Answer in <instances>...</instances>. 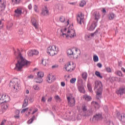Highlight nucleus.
<instances>
[{
  "instance_id": "obj_1",
  "label": "nucleus",
  "mask_w": 125,
  "mask_h": 125,
  "mask_svg": "<svg viewBox=\"0 0 125 125\" xmlns=\"http://www.w3.org/2000/svg\"><path fill=\"white\" fill-rule=\"evenodd\" d=\"M17 53L18 62L16 64L15 70H16V71H21L23 67H28L30 66L31 62L23 58L19 49H17Z\"/></svg>"
},
{
  "instance_id": "obj_2",
  "label": "nucleus",
  "mask_w": 125,
  "mask_h": 125,
  "mask_svg": "<svg viewBox=\"0 0 125 125\" xmlns=\"http://www.w3.org/2000/svg\"><path fill=\"white\" fill-rule=\"evenodd\" d=\"M103 86L102 85V83L100 81L95 82V87L94 89H97L96 94L97 99H101L102 98V89Z\"/></svg>"
},
{
  "instance_id": "obj_3",
  "label": "nucleus",
  "mask_w": 125,
  "mask_h": 125,
  "mask_svg": "<svg viewBox=\"0 0 125 125\" xmlns=\"http://www.w3.org/2000/svg\"><path fill=\"white\" fill-rule=\"evenodd\" d=\"M18 83H19V79L17 78H14L10 81V87L12 88L13 92H18L19 91L20 86Z\"/></svg>"
},
{
  "instance_id": "obj_4",
  "label": "nucleus",
  "mask_w": 125,
  "mask_h": 125,
  "mask_svg": "<svg viewBox=\"0 0 125 125\" xmlns=\"http://www.w3.org/2000/svg\"><path fill=\"white\" fill-rule=\"evenodd\" d=\"M59 52V48L56 45L50 46L47 48V53L50 56H54Z\"/></svg>"
},
{
  "instance_id": "obj_5",
  "label": "nucleus",
  "mask_w": 125,
  "mask_h": 125,
  "mask_svg": "<svg viewBox=\"0 0 125 125\" xmlns=\"http://www.w3.org/2000/svg\"><path fill=\"white\" fill-rule=\"evenodd\" d=\"M70 95H72V94H67L66 98L70 107H74L76 105V99L75 98H71L70 97Z\"/></svg>"
},
{
  "instance_id": "obj_6",
  "label": "nucleus",
  "mask_w": 125,
  "mask_h": 125,
  "mask_svg": "<svg viewBox=\"0 0 125 125\" xmlns=\"http://www.w3.org/2000/svg\"><path fill=\"white\" fill-rule=\"evenodd\" d=\"M37 76L38 77L35 79V83H42L43 81L42 78L44 76V73L43 72H38L37 73Z\"/></svg>"
},
{
  "instance_id": "obj_7",
  "label": "nucleus",
  "mask_w": 125,
  "mask_h": 125,
  "mask_svg": "<svg viewBox=\"0 0 125 125\" xmlns=\"http://www.w3.org/2000/svg\"><path fill=\"white\" fill-rule=\"evenodd\" d=\"M10 101V97L7 95H1L0 94V105L3 103H6Z\"/></svg>"
},
{
  "instance_id": "obj_8",
  "label": "nucleus",
  "mask_w": 125,
  "mask_h": 125,
  "mask_svg": "<svg viewBox=\"0 0 125 125\" xmlns=\"http://www.w3.org/2000/svg\"><path fill=\"white\" fill-rule=\"evenodd\" d=\"M55 80H56V79L55 78L54 75H51L50 74H49L47 75L46 81L49 83H51L55 82Z\"/></svg>"
},
{
  "instance_id": "obj_9",
  "label": "nucleus",
  "mask_w": 125,
  "mask_h": 125,
  "mask_svg": "<svg viewBox=\"0 0 125 125\" xmlns=\"http://www.w3.org/2000/svg\"><path fill=\"white\" fill-rule=\"evenodd\" d=\"M67 35H66V38L69 37H70V38H75V37L77 36V34H76V31H75V30L74 29H72L71 30H68L67 31Z\"/></svg>"
},
{
  "instance_id": "obj_10",
  "label": "nucleus",
  "mask_w": 125,
  "mask_h": 125,
  "mask_svg": "<svg viewBox=\"0 0 125 125\" xmlns=\"http://www.w3.org/2000/svg\"><path fill=\"white\" fill-rule=\"evenodd\" d=\"M97 26V22H93L91 25L88 26L87 27V30L88 31H90V32H92V31H94L95 28Z\"/></svg>"
},
{
  "instance_id": "obj_11",
  "label": "nucleus",
  "mask_w": 125,
  "mask_h": 125,
  "mask_svg": "<svg viewBox=\"0 0 125 125\" xmlns=\"http://www.w3.org/2000/svg\"><path fill=\"white\" fill-rule=\"evenodd\" d=\"M102 120V113H97L93 117V121H101Z\"/></svg>"
},
{
  "instance_id": "obj_12",
  "label": "nucleus",
  "mask_w": 125,
  "mask_h": 125,
  "mask_svg": "<svg viewBox=\"0 0 125 125\" xmlns=\"http://www.w3.org/2000/svg\"><path fill=\"white\" fill-rule=\"evenodd\" d=\"M64 68L67 72H72V71H74V68H72V64H71L70 62L66 63L64 66Z\"/></svg>"
},
{
  "instance_id": "obj_13",
  "label": "nucleus",
  "mask_w": 125,
  "mask_h": 125,
  "mask_svg": "<svg viewBox=\"0 0 125 125\" xmlns=\"http://www.w3.org/2000/svg\"><path fill=\"white\" fill-rule=\"evenodd\" d=\"M0 12H2L5 9L6 7V5L5 2L3 1V0H0Z\"/></svg>"
},
{
  "instance_id": "obj_14",
  "label": "nucleus",
  "mask_w": 125,
  "mask_h": 125,
  "mask_svg": "<svg viewBox=\"0 0 125 125\" xmlns=\"http://www.w3.org/2000/svg\"><path fill=\"white\" fill-rule=\"evenodd\" d=\"M117 118L119 119L120 121L123 122V123H125V114L122 113L120 114V113H118L117 114Z\"/></svg>"
},
{
  "instance_id": "obj_15",
  "label": "nucleus",
  "mask_w": 125,
  "mask_h": 125,
  "mask_svg": "<svg viewBox=\"0 0 125 125\" xmlns=\"http://www.w3.org/2000/svg\"><path fill=\"white\" fill-rule=\"evenodd\" d=\"M83 13H81V15H78L77 18V23L80 25H82V22H83Z\"/></svg>"
},
{
  "instance_id": "obj_16",
  "label": "nucleus",
  "mask_w": 125,
  "mask_h": 125,
  "mask_svg": "<svg viewBox=\"0 0 125 125\" xmlns=\"http://www.w3.org/2000/svg\"><path fill=\"white\" fill-rule=\"evenodd\" d=\"M31 23L36 29H38V28H39V23L37 22V20L36 19L32 18L31 19Z\"/></svg>"
},
{
  "instance_id": "obj_17",
  "label": "nucleus",
  "mask_w": 125,
  "mask_h": 125,
  "mask_svg": "<svg viewBox=\"0 0 125 125\" xmlns=\"http://www.w3.org/2000/svg\"><path fill=\"white\" fill-rule=\"evenodd\" d=\"M48 13L49 12L48 10H47V7L45 6V8L42 9L41 14L42 15H43V16H47V15H48Z\"/></svg>"
},
{
  "instance_id": "obj_18",
  "label": "nucleus",
  "mask_w": 125,
  "mask_h": 125,
  "mask_svg": "<svg viewBox=\"0 0 125 125\" xmlns=\"http://www.w3.org/2000/svg\"><path fill=\"white\" fill-rule=\"evenodd\" d=\"M78 89L80 93H85V90L83 85H80L78 86Z\"/></svg>"
},
{
  "instance_id": "obj_19",
  "label": "nucleus",
  "mask_w": 125,
  "mask_h": 125,
  "mask_svg": "<svg viewBox=\"0 0 125 125\" xmlns=\"http://www.w3.org/2000/svg\"><path fill=\"white\" fill-rule=\"evenodd\" d=\"M93 114V111H92V109H90L86 111L84 115V117H88L89 116H92Z\"/></svg>"
},
{
  "instance_id": "obj_20",
  "label": "nucleus",
  "mask_w": 125,
  "mask_h": 125,
  "mask_svg": "<svg viewBox=\"0 0 125 125\" xmlns=\"http://www.w3.org/2000/svg\"><path fill=\"white\" fill-rule=\"evenodd\" d=\"M67 54L68 56H69V57H71L72 58L74 57V52H73V50H72V49H69L67 50Z\"/></svg>"
},
{
  "instance_id": "obj_21",
  "label": "nucleus",
  "mask_w": 125,
  "mask_h": 125,
  "mask_svg": "<svg viewBox=\"0 0 125 125\" xmlns=\"http://www.w3.org/2000/svg\"><path fill=\"white\" fill-rule=\"evenodd\" d=\"M95 20H96V21L94 22H97V23L98 22V20L100 19V14L99 12H96L95 13Z\"/></svg>"
},
{
  "instance_id": "obj_22",
  "label": "nucleus",
  "mask_w": 125,
  "mask_h": 125,
  "mask_svg": "<svg viewBox=\"0 0 125 125\" xmlns=\"http://www.w3.org/2000/svg\"><path fill=\"white\" fill-rule=\"evenodd\" d=\"M124 93H125V88H120L117 92V94H118V95H123Z\"/></svg>"
},
{
  "instance_id": "obj_23",
  "label": "nucleus",
  "mask_w": 125,
  "mask_h": 125,
  "mask_svg": "<svg viewBox=\"0 0 125 125\" xmlns=\"http://www.w3.org/2000/svg\"><path fill=\"white\" fill-rule=\"evenodd\" d=\"M83 99H85L86 101H90L91 100V97L87 95H84L83 96Z\"/></svg>"
},
{
  "instance_id": "obj_24",
  "label": "nucleus",
  "mask_w": 125,
  "mask_h": 125,
  "mask_svg": "<svg viewBox=\"0 0 125 125\" xmlns=\"http://www.w3.org/2000/svg\"><path fill=\"white\" fill-rule=\"evenodd\" d=\"M28 106V99H25L23 101V104H22V108H25Z\"/></svg>"
},
{
  "instance_id": "obj_25",
  "label": "nucleus",
  "mask_w": 125,
  "mask_h": 125,
  "mask_svg": "<svg viewBox=\"0 0 125 125\" xmlns=\"http://www.w3.org/2000/svg\"><path fill=\"white\" fill-rule=\"evenodd\" d=\"M92 104H93L96 109H98V108H99V104H98L97 102L93 101Z\"/></svg>"
},
{
  "instance_id": "obj_26",
  "label": "nucleus",
  "mask_w": 125,
  "mask_h": 125,
  "mask_svg": "<svg viewBox=\"0 0 125 125\" xmlns=\"http://www.w3.org/2000/svg\"><path fill=\"white\" fill-rule=\"evenodd\" d=\"M95 75L98 77V78H100V79H103V76H101L100 72L99 71H95Z\"/></svg>"
},
{
  "instance_id": "obj_27",
  "label": "nucleus",
  "mask_w": 125,
  "mask_h": 125,
  "mask_svg": "<svg viewBox=\"0 0 125 125\" xmlns=\"http://www.w3.org/2000/svg\"><path fill=\"white\" fill-rule=\"evenodd\" d=\"M82 77L83 80L85 81L87 79V73L86 72H83L82 74Z\"/></svg>"
},
{
  "instance_id": "obj_28",
  "label": "nucleus",
  "mask_w": 125,
  "mask_h": 125,
  "mask_svg": "<svg viewBox=\"0 0 125 125\" xmlns=\"http://www.w3.org/2000/svg\"><path fill=\"white\" fill-rule=\"evenodd\" d=\"M36 118V116H35V115H34L31 119H29L28 122H27V124H28V125H30V124H32V123H33V122H34V120H35Z\"/></svg>"
},
{
  "instance_id": "obj_29",
  "label": "nucleus",
  "mask_w": 125,
  "mask_h": 125,
  "mask_svg": "<svg viewBox=\"0 0 125 125\" xmlns=\"http://www.w3.org/2000/svg\"><path fill=\"white\" fill-rule=\"evenodd\" d=\"M87 88L90 92H92V87H91V84L88 83L87 84Z\"/></svg>"
},
{
  "instance_id": "obj_30",
  "label": "nucleus",
  "mask_w": 125,
  "mask_h": 125,
  "mask_svg": "<svg viewBox=\"0 0 125 125\" xmlns=\"http://www.w3.org/2000/svg\"><path fill=\"white\" fill-rule=\"evenodd\" d=\"M15 13H16V14H22V10L19 9V8H17L16 10H15Z\"/></svg>"
},
{
  "instance_id": "obj_31",
  "label": "nucleus",
  "mask_w": 125,
  "mask_h": 125,
  "mask_svg": "<svg viewBox=\"0 0 125 125\" xmlns=\"http://www.w3.org/2000/svg\"><path fill=\"white\" fill-rule=\"evenodd\" d=\"M86 4V3L85 2V1L84 0H82L81 2H80V6L81 7H83L84 5Z\"/></svg>"
},
{
  "instance_id": "obj_32",
  "label": "nucleus",
  "mask_w": 125,
  "mask_h": 125,
  "mask_svg": "<svg viewBox=\"0 0 125 125\" xmlns=\"http://www.w3.org/2000/svg\"><path fill=\"white\" fill-rule=\"evenodd\" d=\"M54 99L55 100H57V101H58L59 102H61V101H62V100L61 98H60V97H59V95L55 96L54 97Z\"/></svg>"
},
{
  "instance_id": "obj_33",
  "label": "nucleus",
  "mask_w": 125,
  "mask_h": 125,
  "mask_svg": "<svg viewBox=\"0 0 125 125\" xmlns=\"http://www.w3.org/2000/svg\"><path fill=\"white\" fill-rule=\"evenodd\" d=\"M99 59L98 58V56L96 55L93 56V61L94 62H98Z\"/></svg>"
},
{
  "instance_id": "obj_34",
  "label": "nucleus",
  "mask_w": 125,
  "mask_h": 125,
  "mask_svg": "<svg viewBox=\"0 0 125 125\" xmlns=\"http://www.w3.org/2000/svg\"><path fill=\"white\" fill-rule=\"evenodd\" d=\"M82 109L84 113H85L87 111V107L85 105H83Z\"/></svg>"
},
{
  "instance_id": "obj_35",
  "label": "nucleus",
  "mask_w": 125,
  "mask_h": 125,
  "mask_svg": "<svg viewBox=\"0 0 125 125\" xmlns=\"http://www.w3.org/2000/svg\"><path fill=\"white\" fill-rule=\"evenodd\" d=\"M65 17L64 16H61L60 17V21H61V22H62V23H64V22H65Z\"/></svg>"
},
{
  "instance_id": "obj_36",
  "label": "nucleus",
  "mask_w": 125,
  "mask_h": 125,
  "mask_svg": "<svg viewBox=\"0 0 125 125\" xmlns=\"http://www.w3.org/2000/svg\"><path fill=\"white\" fill-rule=\"evenodd\" d=\"M32 53L33 55H38L39 54V51L37 50H32Z\"/></svg>"
},
{
  "instance_id": "obj_37",
  "label": "nucleus",
  "mask_w": 125,
  "mask_h": 125,
  "mask_svg": "<svg viewBox=\"0 0 125 125\" xmlns=\"http://www.w3.org/2000/svg\"><path fill=\"white\" fill-rule=\"evenodd\" d=\"M116 74H117L118 75V76H119V77H123V73H122V71H116Z\"/></svg>"
},
{
  "instance_id": "obj_38",
  "label": "nucleus",
  "mask_w": 125,
  "mask_h": 125,
  "mask_svg": "<svg viewBox=\"0 0 125 125\" xmlns=\"http://www.w3.org/2000/svg\"><path fill=\"white\" fill-rule=\"evenodd\" d=\"M116 17V15L114 13H111L110 14V20H113V19H114V18H115Z\"/></svg>"
},
{
  "instance_id": "obj_39",
  "label": "nucleus",
  "mask_w": 125,
  "mask_h": 125,
  "mask_svg": "<svg viewBox=\"0 0 125 125\" xmlns=\"http://www.w3.org/2000/svg\"><path fill=\"white\" fill-rule=\"evenodd\" d=\"M104 111L105 112L106 114H108L109 113L108 110V106H105L104 108Z\"/></svg>"
},
{
  "instance_id": "obj_40",
  "label": "nucleus",
  "mask_w": 125,
  "mask_h": 125,
  "mask_svg": "<svg viewBox=\"0 0 125 125\" xmlns=\"http://www.w3.org/2000/svg\"><path fill=\"white\" fill-rule=\"evenodd\" d=\"M76 81H77L76 78H72L70 80V83H76Z\"/></svg>"
},
{
  "instance_id": "obj_41",
  "label": "nucleus",
  "mask_w": 125,
  "mask_h": 125,
  "mask_svg": "<svg viewBox=\"0 0 125 125\" xmlns=\"http://www.w3.org/2000/svg\"><path fill=\"white\" fill-rule=\"evenodd\" d=\"M33 88L35 90H39V89H40V87H39L38 85H35L33 86Z\"/></svg>"
},
{
  "instance_id": "obj_42",
  "label": "nucleus",
  "mask_w": 125,
  "mask_h": 125,
  "mask_svg": "<svg viewBox=\"0 0 125 125\" xmlns=\"http://www.w3.org/2000/svg\"><path fill=\"white\" fill-rule=\"evenodd\" d=\"M28 55L29 56H34V55H33V51H32V50H31L28 51Z\"/></svg>"
},
{
  "instance_id": "obj_43",
  "label": "nucleus",
  "mask_w": 125,
  "mask_h": 125,
  "mask_svg": "<svg viewBox=\"0 0 125 125\" xmlns=\"http://www.w3.org/2000/svg\"><path fill=\"white\" fill-rule=\"evenodd\" d=\"M42 63L44 66H46V61L45 60L42 59Z\"/></svg>"
},
{
  "instance_id": "obj_44",
  "label": "nucleus",
  "mask_w": 125,
  "mask_h": 125,
  "mask_svg": "<svg viewBox=\"0 0 125 125\" xmlns=\"http://www.w3.org/2000/svg\"><path fill=\"white\" fill-rule=\"evenodd\" d=\"M34 9L36 12H38L39 11H38V6L37 5H35L34 6Z\"/></svg>"
},
{
  "instance_id": "obj_45",
  "label": "nucleus",
  "mask_w": 125,
  "mask_h": 125,
  "mask_svg": "<svg viewBox=\"0 0 125 125\" xmlns=\"http://www.w3.org/2000/svg\"><path fill=\"white\" fill-rule=\"evenodd\" d=\"M27 110H29V108L27 107L26 108L23 109L21 111V114H22V113H25V112H26Z\"/></svg>"
},
{
  "instance_id": "obj_46",
  "label": "nucleus",
  "mask_w": 125,
  "mask_h": 125,
  "mask_svg": "<svg viewBox=\"0 0 125 125\" xmlns=\"http://www.w3.org/2000/svg\"><path fill=\"white\" fill-rule=\"evenodd\" d=\"M12 2H14V3H16L18 4L19 3V1L18 0H12Z\"/></svg>"
},
{
  "instance_id": "obj_47",
  "label": "nucleus",
  "mask_w": 125,
  "mask_h": 125,
  "mask_svg": "<svg viewBox=\"0 0 125 125\" xmlns=\"http://www.w3.org/2000/svg\"><path fill=\"white\" fill-rule=\"evenodd\" d=\"M97 67H98L99 68H102V64H101V63H98L97 64Z\"/></svg>"
},
{
  "instance_id": "obj_48",
  "label": "nucleus",
  "mask_w": 125,
  "mask_h": 125,
  "mask_svg": "<svg viewBox=\"0 0 125 125\" xmlns=\"http://www.w3.org/2000/svg\"><path fill=\"white\" fill-rule=\"evenodd\" d=\"M28 79H29L30 80L32 79H34V75H30L27 77Z\"/></svg>"
},
{
  "instance_id": "obj_49",
  "label": "nucleus",
  "mask_w": 125,
  "mask_h": 125,
  "mask_svg": "<svg viewBox=\"0 0 125 125\" xmlns=\"http://www.w3.org/2000/svg\"><path fill=\"white\" fill-rule=\"evenodd\" d=\"M19 35H23V30L20 29V30L19 31Z\"/></svg>"
},
{
  "instance_id": "obj_50",
  "label": "nucleus",
  "mask_w": 125,
  "mask_h": 125,
  "mask_svg": "<svg viewBox=\"0 0 125 125\" xmlns=\"http://www.w3.org/2000/svg\"><path fill=\"white\" fill-rule=\"evenodd\" d=\"M52 109L53 111H55V112H56V106L53 105L52 107Z\"/></svg>"
},
{
  "instance_id": "obj_51",
  "label": "nucleus",
  "mask_w": 125,
  "mask_h": 125,
  "mask_svg": "<svg viewBox=\"0 0 125 125\" xmlns=\"http://www.w3.org/2000/svg\"><path fill=\"white\" fill-rule=\"evenodd\" d=\"M65 82H61V86H62V87H64V86H65Z\"/></svg>"
},
{
  "instance_id": "obj_52",
  "label": "nucleus",
  "mask_w": 125,
  "mask_h": 125,
  "mask_svg": "<svg viewBox=\"0 0 125 125\" xmlns=\"http://www.w3.org/2000/svg\"><path fill=\"white\" fill-rule=\"evenodd\" d=\"M99 30H100V29L98 28L96 30V31L94 32L95 33V35H97V34H98V32H99Z\"/></svg>"
},
{
  "instance_id": "obj_53",
  "label": "nucleus",
  "mask_w": 125,
  "mask_h": 125,
  "mask_svg": "<svg viewBox=\"0 0 125 125\" xmlns=\"http://www.w3.org/2000/svg\"><path fill=\"white\" fill-rule=\"evenodd\" d=\"M55 9L56 10H59L60 9V7H59V5H56L55 6Z\"/></svg>"
},
{
  "instance_id": "obj_54",
  "label": "nucleus",
  "mask_w": 125,
  "mask_h": 125,
  "mask_svg": "<svg viewBox=\"0 0 125 125\" xmlns=\"http://www.w3.org/2000/svg\"><path fill=\"white\" fill-rule=\"evenodd\" d=\"M28 99L30 102H34V99L33 98L30 97Z\"/></svg>"
},
{
  "instance_id": "obj_55",
  "label": "nucleus",
  "mask_w": 125,
  "mask_h": 125,
  "mask_svg": "<svg viewBox=\"0 0 125 125\" xmlns=\"http://www.w3.org/2000/svg\"><path fill=\"white\" fill-rule=\"evenodd\" d=\"M28 8L29 9V10H31L32 9V4H29L28 6Z\"/></svg>"
},
{
  "instance_id": "obj_56",
  "label": "nucleus",
  "mask_w": 125,
  "mask_h": 125,
  "mask_svg": "<svg viewBox=\"0 0 125 125\" xmlns=\"http://www.w3.org/2000/svg\"><path fill=\"white\" fill-rule=\"evenodd\" d=\"M123 62H118V65L119 66V67H122Z\"/></svg>"
},
{
  "instance_id": "obj_57",
  "label": "nucleus",
  "mask_w": 125,
  "mask_h": 125,
  "mask_svg": "<svg viewBox=\"0 0 125 125\" xmlns=\"http://www.w3.org/2000/svg\"><path fill=\"white\" fill-rule=\"evenodd\" d=\"M20 113V111L18 110H17L15 111V114H16V115H19V114Z\"/></svg>"
},
{
  "instance_id": "obj_58",
  "label": "nucleus",
  "mask_w": 125,
  "mask_h": 125,
  "mask_svg": "<svg viewBox=\"0 0 125 125\" xmlns=\"http://www.w3.org/2000/svg\"><path fill=\"white\" fill-rule=\"evenodd\" d=\"M55 68H58V65H55L52 66V69H55Z\"/></svg>"
},
{
  "instance_id": "obj_59",
  "label": "nucleus",
  "mask_w": 125,
  "mask_h": 125,
  "mask_svg": "<svg viewBox=\"0 0 125 125\" xmlns=\"http://www.w3.org/2000/svg\"><path fill=\"white\" fill-rule=\"evenodd\" d=\"M48 102H51V101H52V97H50L48 100H47Z\"/></svg>"
},
{
  "instance_id": "obj_60",
  "label": "nucleus",
  "mask_w": 125,
  "mask_h": 125,
  "mask_svg": "<svg viewBox=\"0 0 125 125\" xmlns=\"http://www.w3.org/2000/svg\"><path fill=\"white\" fill-rule=\"evenodd\" d=\"M7 108H8L7 104H5V105L3 107V109H4V110H6V109H7Z\"/></svg>"
},
{
  "instance_id": "obj_61",
  "label": "nucleus",
  "mask_w": 125,
  "mask_h": 125,
  "mask_svg": "<svg viewBox=\"0 0 125 125\" xmlns=\"http://www.w3.org/2000/svg\"><path fill=\"white\" fill-rule=\"evenodd\" d=\"M102 12H103V13H106V9L103 8V9L102 10Z\"/></svg>"
},
{
  "instance_id": "obj_62",
  "label": "nucleus",
  "mask_w": 125,
  "mask_h": 125,
  "mask_svg": "<svg viewBox=\"0 0 125 125\" xmlns=\"http://www.w3.org/2000/svg\"><path fill=\"white\" fill-rule=\"evenodd\" d=\"M106 70L108 73H110V67H106Z\"/></svg>"
},
{
  "instance_id": "obj_63",
  "label": "nucleus",
  "mask_w": 125,
  "mask_h": 125,
  "mask_svg": "<svg viewBox=\"0 0 125 125\" xmlns=\"http://www.w3.org/2000/svg\"><path fill=\"white\" fill-rule=\"evenodd\" d=\"M5 122H6V120H3L2 122L1 123V125H4V123H5Z\"/></svg>"
},
{
  "instance_id": "obj_64",
  "label": "nucleus",
  "mask_w": 125,
  "mask_h": 125,
  "mask_svg": "<svg viewBox=\"0 0 125 125\" xmlns=\"http://www.w3.org/2000/svg\"><path fill=\"white\" fill-rule=\"evenodd\" d=\"M42 102H45V99L44 98V97H42Z\"/></svg>"
}]
</instances>
